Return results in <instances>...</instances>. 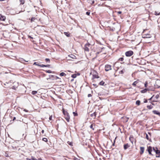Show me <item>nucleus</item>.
Returning <instances> with one entry per match:
<instances>
[{
    "mask_svg": "<svg viewBox=\"0 0 160 160\" xmlns=\"http://www.w3.org/2000/svg\"><path fill=\"white\" fill-rule=\"evenodd\" d=\"M33 65H35L36 66H40V67H41L42 65H40L38 64L37 62H34L33 64Z\"/></svg>",
    "mask_w": 160,
    "mask_h": 160,
    "instance_id": "21",
    "label": "nucleus"
},
{
    "mask_svg": "<svg viewBox=\"0 0 160 160\" xmlns=\"http://www.w3.org/2000/svg\"><path fill=\"white\" fill-rule=\"evenodd\" d=\"M154 95H153L152 97L150 98V99H149V100H151L152 99H153L154 98Z\"/></svg>",
    "mask_w": 160,
    "mask_h": 160,
    "instance_id": "44",
    "label": "nucleus"
},
{
    "mask_svg": "<svg viewBox=\"0 0 160 160\" xmlns=\"http://www.w3.org/2000/svg\"><path fill=\"white\" fill-rule=\"evenodd\" d=\"M148 91V89L146 88L145 89H144L141 90V92L142 93H145L147 92V91Z\"/></svg>",
    "mask_w": 160,
    "mask_h": 160,
    "instance_id": "18",
    "label": "nucleus"
},
{
    "mask_svg": "<svg viewBox=\"0 0 160 160\" xmlns=\"http://www.w3.org/2000/svg\"><path fill=\"white\" fill-rule=\"evenodd\" d=\"M6 157H8V156H7V155H6Z\"/></svg>",
    "mask_w": 160,
    "mask_h": 160,
    "instance_id": "62",
    "label": "nucleus"
},
{
    "mask_svg": "<svg viewBox=\"0 0 160 160\" xmlns=\"http://www.w3.org/2000/svg\"><path fill=\"white\" fill-rule=\"evenodd\" d=\"M69 56H70V57L71 58H72L73 59H75L76 58V56L73 55L71 54Z\"/></svg>",
    "mask_w": 160,
    "mask_h": 160,
    "instance_id": "23",
    "label": "nucleus"
},
{
    "mask_svg": "<svg viewBox=\"0 0 160 160\" xmlns=\"http://www.w3.org/2000/svg\"><path fill=\"white\" fill-rule=\"evenodd\" d=\"M152 112L154 114L158 115L160 116V112L157 110H153L152 111Z\"/></svg>",
    "mask_w": 160,
    "mask_h": 160,
    "instance_id": "10",
    "label": "nucleus"
},
{
    "mask_svg": "<svg viewBox=\"0 0 160 160\" xmlns=\"http://www.w3.org/2000/svg\"><path fill=\"white\" fill-rule=\"evenodd\" d=\"M143 38H150L151 37V35L150 34H145L143 35Z\"/></svg>",
    "mask_w": 160,
    "mask_h": 160,
    "instance_id": "9",
    "label": "nucleus"
},
{
    "mask_svg": "<svg viewBox=\"0 0 160 160\" xmlns=\"http://www.w3.org/2000/svg\"><path fill=\"white\" fill-rule=\"evenodd\" d=\"M12 89H16V87H15V86H13L12 87Z\"/></svg>",
    "mask_w": 160,
    "mask_h": 160,
    "instance_id": "47",
    "label": "nucleus"
},
{
    "mask_svg": "<svg viewBox=\"0 0 160 160\" xmlns=\"http://www.w3.org/2000/svg\"><path fill=\"white\" fill-rule=\"evenodd\" d=\"M65 118L68 122H69L70 116L68 113H66V114L65 115Z\"/></svg>",
    "mask_w": 160,
    "mask_h": 160,
    "instance_id": "5",
    "label": "nucleus"
},
{
    "mask_svg": "<svg viewBox=\"0 0 160 160\" xmlns=\"http://www.w3.org/2000/svg\"><path fill=\"white\" fill-rule=\"evenodd\" d=\"M66 113H68V112L67 111H63V113L64 114V115H65L66 114Z\"/></svg>",
    "mask_w": 160,
    "mask_h": 160,
    "instance_id": "39",
    "label": "nucleus"
},
{
    "mask_svg": "<svg viewBox=\"0 0 160 160\" xmlns=\"http://www.w3.org/2000/svg\"><path fill=\"white\" fill-rule=\"evenodd\" d=\"M73 113L74 116H77L78 115V114L77 112H73Z\"/></svg>",
    "mask_w": 160,
    "mask_h": 160,
    "instance_id": "35",
    "label": "nucleus"
},
{
    "mask_svg": "<svg viewBox=\"0 0 160 160\" xmlns=\"http://www.w3.org/2000/svg\"><path fill=\"white\" fill-rule=\"evenodd\" d=\"M28 37L30 38H33L31 36H28Z\"/></svg>",
    "mask_w": 160,
    "mask_h": 160,
    "instance_id": "55",
    "label": "nucleus"
},
{
    "mask_svg": "<svg viewBox=\"0 0 160 160\" xmlns=\"http://www.w3.org/2000/svg\"><path fill=\"white\" fill-rule=\"evenodd\" d=\"M35 18H31V21H34V20H35Z\"/></svg>",
    "mask_w": 160,
    "mask_h": 160,
    "instance_id": "41",
    "label": "nucleus"
},
{
    "mask_svg": "<svg viewBox=\"0 0 160 160\" xmlns=\"http://www.w3.org/2000/svg\"><path fill=\"white\" fill-rule=\"evenodd\" d=\"M133 52L132 51H129L125 52V55L127 57H130L133 55Z\"/></svg>",
    "mask_w": 160,
    "mask_h": 160,
    "instance_id": "3",
    "label": "nucleus"
},
{
    "mask_svg": "<svg viewBox=\"0 0 160 160\" xmlns=\"http://www.w3.org/2000/svg\"><path fill=\"white\" fill-rule=\"evenodd\" d=\"M37 160H42V159L41 158H38V159Z\"/></svg>",
    "mask_w": 160,
    "mask_h": 160,
    "instance_id": "56",
    "label": "nucleus"
},
{
    "mask_svg": "<svg viewBox=\"0 0 160 160\" xmlns=\"http://www.w3.org/2000/svg\"><path fill=\"white\" fill-rule=\"evenodd\" d=\"M57 78H59L57 76H55L54 79L56 80Z\"/></svg>",
    "mask_w": 160,
    "mask_h": 160,
    "instance_id": "48",
    "label": "nucleus"
},
{
    "mask_svg": "<svg viewBox=\"0 0 160 160\" xmlns=\"http://www.w3.org/2000/svg\"><path fill=\"white\" fill-rule=\"evenodd\" d=\"M159 151H160V150H159Z\"/></svg>",
    "mask_w": 160,
    "mask_h": 160,
    "instance_id": "63",
    "label": "nucleus"
},
{
    "mask_svg": "<svg viewBox=\"0 0 160 160\" xmlns=\"http://www.w3.org/2000/svg\"><path fill=\"white\" fill-rule=\"evenodd\" d=\"M19 1L20 2V4H23L24 3V0H19Z\"/></svg>",
    "mask_w": 160,
    "mask_h": 160,
    "instance_id": "25",
    "label": "nucleus"
},
{
    "mask_svg": "<svg viewBox=\"0 0 160 160\" xmlns=\"http://www.w3.org/2000/svg\"><path fill=\"white\" fill-rule=\"evenodd\" d=\"M77 74H73L72 75L71 77L73 78H75L76 77Z\"/></svg>",
    "mask_w": 160,
    "mask_h": 160,
    "instance_id": "27",
    "label": "nucleus"
},
{
    "mask_svg": "<svg viewBox=\"0 0 160 160\" xmlns=\"http://www.w3.org/2000/svg\"><path fill=\"white\" fill-rule=\"evenodd\" d=\"M6 17L5 16L0 14V22L1 21H4Z\"/></svg>",
    "mask_w": 160,
    "mask_h": 160,
    "instance_id": "6",
    "label": "nucleus"
},
{
    "mask_svg": "<svg viewBox=\"0 0 160 160\" xmlns=\"http://www.w3.org/2000/svg\"><path fill=\"white\" fill-rule=\"evenodd\" d=\"M116 139V138H115V139L114 140V142L113 143V144H112V146H114V145H115V140Z\"/></svg>",
    "mask_w": 160,
    "mask_h": 160,
    "instance_id": "42",
    "label": "nucleus"
},
{
    "mask_svg": "<svg viewBox=\"0 0 160 160\" xmlns=\"http://www.w3.org/2000/svg\"><path fill=\"white\" fill-rule=\"evenodd\" d=\"M90 12H86V14L88 15H89V14H90Z\"/></svg>",
    "mask_w": 160,
    "mask_h": 160,
    "instance_id": "43",
    "label": "nucleus"
},
{
    "mask_svg": "<svg viewBox=\"0 0 160 160\" xmlns=\"http://www.w3.org/2000/svg\"><path fill=\"white\" fill-rule=\"evenodd\" d=\"M67 143L69 145H70L71 146H72L73 145L72 143L71 142H70L68 141V142H67Z\"/></svg>",
    "mask_w": 160,
    "mask_h": 160,
    "instance_id": "31",
    "label": "nucleus"
},
{
    "mask_svg": "<svg viewBox=\"0 0 160 160\" xmlns=\"http://www.w3.org/2000/svg\"><path fill=\"white\" fill-rule=\"evenodd\" d=\"M156 154H157L156 157L157 158L160 157V152L158 150H157L156 151Z\"/></svg>",
    "mask_w": 160,
    "mask_h": 160,
    "instance_id": "8",
    "label": "nucleus"
},
{
    "mask_svg": "<svg viewBox=\"0 0 160 160\" xmlns=\"http://www.w3.org/2000/svg\"><path fill=\"white\" fill-rule=\"evenodd\" d=\"M42 140L45 142H47L48 141V139L46 138H42Z\"/></svg>",
    "mask_w": 160,
    "mask_h": 160,
    "instance_id": "32",
    "label": "nucleus"
},
{
    "mask_svg": "<svg viewBox=\"0 0 160 160\" xmlns=\"http://www.w3.org/2000/svg\"><path fill=\"white\" fill-rule=\"evenodd\" d=\"M158 150L157 148H153V149L151 146H149L148 147L147 150L148 151L149 154L152 155H153V154L151 153L152 152H153L156 153V151L157 150Z\"/></svg>",
    "mask_w": 160,
    "mask_h": 160,
    "instance_id": "1",
    "label": "nucleus"
},
{
    "mask_svg": "<svg viewBox=\"0 0 160 160\" xmlns=\"http://www.w3.org/2000/svg\"><path fill=\"white\" fill-rule=\"evenodd\" d=\"M122 12L121 11H118L117 12L119 14H121V13H122Z\"/></svg>",
    "mask_w": 160,
    "mask_h": 160,
    "instance_id": "49",
    "label": "nucleus"
},
{
    "mask_svg": "<svg viewBox=\"0 0 160 160\" xmlns=\"http://www.w3.org/2000/svg\"><path fill=\"white\" fill-rule=\"evenodd\" d=\"M125 72V69L124 68L123 69L121 70L119 72V73L120 74H123Z\"/></svg>",
    "mask_w": 160,
    "mask_h": 160,
    "instance_id": "15",
    "label": "nucleus"
},
{
    "mask_svg": "<svg viewBox=\"0 0 160 160\" xmlns=\"http://www.w3.org/2000/svg\"><path fill=\"white\" fill-rule=\"evenodd\" d=\"M64 34L65 35H66L67 37H69L70 36V34L68 32H64Z\"/></svg>",
    "mask_w": 160,
    "mask_h": 160,
    "instance_id": "20",
    "label": "nucleus"
},
{
    "mask_svg": "<svg viewBox=\"0 0 160 160\" xmlns=\"http://www.w3.org/2000/svg\"><path fill=\"white\" fill-rule=\"evenodd\" d=\"M50 66V65H44L43 64H42L41 67H49Z\"/></svg>",
    "mask_w": 160,
    "mask_h": 160,
    "instance_id": "26",
    "label": "nucleus"
},
{
    "mask_svg": "<svg viewBox=\"0 0 160 160\" xmlns=\"http://www.w3.org/2000/svg\"><path fill=\"white\" fill-rule=\"evenodd\" d=\"M147 108H148V109H152V108L153 107L152 106V105H148V106H147Z\"/></svg>",
    "mask_w": 160,
    "mask_h": 160,
    "instance_id": "19",
    "label": "nucleus"
},
{
    "mask_svg": "<svg viewBox=\"0 0 160 160\" xmlns=\"http://www.w3.org/2000/svg\"><path fill=\"white\" fill-rule=\"evenodd\" d=\"M140 102L139 100H137L136 101V104L138 105H139L140 104Z\"/></svg>",
    "mask_w": 160,
    "mask_h": 160,
    "instance_id": "22",
    "label": "nucleus"
},
{
    "mask_svg": "<svg viewBox=\"0 0 160 160\" xmlns=\"http://www.w3.org/2000/svg\"><path fill=\"white\" fill-rule=\"evenodd\" d=\"M129 146H130L129 145L128 143H126L124 145V148L125 150H126Z\"/></svg>",
    "mask_w": 160,
    "mask_h": 160,
    "instance_id": "12",
    "label": "nucleus"
},
{
    "mask_svg": "<svg viewBox=\"0 0 160 160\" xmlns=\"http://www.w3.org/2000/svg\"><path fill=\"white\" fill-rule=\"evenodd\" d=\"M15 119H16V118H15V117H14L13 118V119H12V120H13V121Z\"/></svg>",
    "mask_w": 160,
    "mask_h": 160,
    "instance_id": "57",
    "label": "nucleus"
},
{
    "mask_svg": "<svg viewBox=\"0 0 160 160\" xmlns=\"http://www.w3.org/2000/svg\"><path fill=\"white\" fill-rule=\"evenodd\" d=\"M152 103V105H154V104L153 103Z\"/></svg>",
    "mask_w": 160,
    "mask_h": 160,
    "instance_id": "60",
    "label": "nucleus"
},
{
    "mask_svg": "<svg viewBox=\"0 0 160 160\" xmlns=\"http://www.w3.org/2000/svg\"><path fill=\"white\" fill-rule=\"evenodd\" d=\"M37 93V91H32V95H35L36 93Z\"/></svg>",
    "mask_w": 160,
    "mask_h": 160,
    "instance_id": "28",
    "label": "nucleus"
},
{
    "mask_svg": "<svg viewBox=\"0 0 160 160\" xmlns=\"http://www.w3.org/2000/svg\"><path fill=\"white\" fill-rule=\"evenodd\" d=\"M147 83H146H146L145 84V85H145V87H146V88L147 87Z\"/></svg>",
    "mask_w": 160,
    "mask_h": 160,
    "instance_id": "52",
    "label": "nucleus"
},
{
    "mask_svg": "<svg viewBox=\"0 0 160 160\" xmlns=\"http://www.w3.org/2000/svg\"><path fill=\"white\" fill-rule=\"evenodd\" d=\"M159 95H158V94H157V95L155 98L154 99V100H153L152 101L153 102H157V101L156 100V99H158V98H159Z\"/></svg>",
    "mask_w": 160,
    "mask_h": 160,
    "instance_id": "11",
    "label": "nucleus"
},
{
    "mask_svg": "<svg viewBox=\"0 0 160 160\" xmlns=\"http://www.w3.org/2000/svg\"><path fill=\"white\" fill-rule=\"evenodd\" d=\"M26 159L27 160H32V158H27Z\"/></svg>",
    "mask_w": 160,
    "mask_h": 160,
    "instance_id": "51",
    "label": "nucleus"
},
{
    "mask_svg": "<svg viewBox=\"0 0 160 160\" xmlns=\"http://www.w3.org/2000/svg\"><path fill=\"white\" fill-rule=\"evenodd\" d=\"M93 85H94V86H96V84H93Z\"/></svg>",
    "mask_w": 160,
    "mask_h": 160,
    "instance_id": "59",
    "label": "nucleus"
},
{
    "mask_svg": "<svg viewBox=\"0 0 160 160\" xmlns=\"http://www.w3.org/2000/svg\"><path fill=\"white\" fill-rule=\"evenodd\" d=\"M6 157H8V156H7V155H6Z\"/></svg>",
    "mask_w": 160,
    "mask_h": 160,
    "instance_id": "61",
    "label": "nucleus"
},
{
    "mask_svg": "<svg viewBox=\"0 0 160 160\" xmlns=\"http://www.w3.org/2000/svg\"><path fill=\"white\" fill-rule=\"evenodd\" d=\"M92 96V95L91 94H89L88 95V97H91Z\"/></svg>",
    "mask_w": 160,
    "mask_h": 160,
    "instance_id": "50",
    "label": "nucleus"
},
{
    "mask_svg": "<svg viewBox=\"0 0 160 160\" xmlns=\"http://www.w3.org/2000/svg\"><path fill=\"white\" fill-rule=\"evenodd\" d=\"M104 83V82L102 81L99 82V84L100 85H103Z\"/></svg>",
    "mask_w": 160,
    "mask_h": 160,
    "instance_id": "24",
    "label": "nucleus"
},
{
    "mask_svg": "<svg viewBox=\"0 0 160 160\" xmlns=\"http://www.w3.org/2000/svg\"><path fill=\"white\" fill-rule=\"evenodd\" d=\"M52 116H50L49 118V119L50 120H52Z\"/></svg>",
    "mask_w": 160,
    "mask_h": 160,
    "instance_id": "46",
    "label": "nucleus"
},
{
    "mask_svg": "<svg viewBox=\"0 0 160 160\" xmlns=\"http://www.w3.org/2000/svg\"><path fill=\"white\" fill-rule=\"evenodd\" d=\"M66 75V74L65 73L63 72H62L60 74V75L61 76H63Z\"/></svg>",
    "mask_w": 160,
    "mask_h": 160,
    "instance_id": "30",
    "label": "nucleus"
},
{
    "mask_svg": "<svg viewBox=\"0 0 160 160\" xmlns=\"http://www.w3.org/2000/svg\"><path fill=\"white\" fill-rule=\"evenodd\" d=\"M90 45L91 44L88 42H87L85 45L84 49L85 51L89 52Z\"/></svg>",
    "mask_w": 160,
    "mask_h": 160,
    "instance_id": "2",
    "label": "nucleus"
},
{
    "mask_svg": "<svg viewBox=\"0 0 160 160\" xmlns=\"http://www.w3.org/2000/svg\"><path fill=\"white\" fill-rule=\"evenodd\" d=\"M99 77L98 76L97 74H93V78L92 79L94 78H99Z\"/></svg>",
    "mask_w": 160,
    "mask_h": 160,
    "instance_id": "13",
    "label": "nucleus"
},
{
    "mask_svg": "<svg viewBox=\"0 0 160 160\" xmlns=\"http://www.w3.org/2000/svg\"><path fill=\"white\" fill-rule=\"evenodd\" d=\"M155 14L156 15H160V12H158L155 11Z\"/></svg>",
    "mask_w": 160,
    "mask_h": 160,
    "instance_id": "29",
    "label": "nucleus"
},
{
    "mask_svg": "<svg viewBox=\"0 0 160 160\" xmlns=\"http://www.w3.org/2000/svg\"><path fill=\"white\" fill-rule=\"evenodd\" d=\"M32 160H37V159L35 158L34 157L32 156Z\"/></svg>",
    "mask_w": 160,
    "mask_h": 160,
    "instance_id": "38",
    "label": "nucleus"
},
{
    "mask_svg": "<svg viewBox=\"0 0 160 160\" xmlns=\"http://www.w3.org/2000/svg\"><path fill=\"white\" fill-rule=\"evenodd\" d=\"M46 72L48 73H52V71H51L50 70H46Z\"/></svg>",
    "mask_w": 160,
    "mask_h": 160,
    "instance_id": "33",
    "label": "nucleus"
},
{
    "mask_svg": "<svg viewBox=\"0 0 160 160\" xmlns=\"http://www.w3.org/2000/svg\"><path fill=\"white\" fill-rule=\"evenodd\" d=\"M44 130H42V131H41V132L42 133H44Z\"/></svg>",
    "mask_w": 160,
    "mask_h": 160,
    "instance_id": "53",
    "label": "nucleus"
},
{
    "mask_svg": "<svg viewBox=\"0 0 160 160\" xmlns=\"http://www.w3.org/2000/svg\"><path fill=\"white\" fill-rule=\"evenodd\" d=\"M138 82V80H137L133 82V83L132 84V85L134 86H136V85Z\"/></svg>",
    "mask_w": 160,
    "mask_h": 160,
    "instance_id": "16",
    "label": "nucleus"
},
{
    "mask_svg": "<svg viewBox=\"0 0 160 160\" xmlns=\"http://www.w3.org/2000/svg\"><path fill=\"white\" fill-rule=\"evenodd\" d=\"M49 78L50 79H52V80H54L55 76L50 75L49 76Z\"/></svg>",
    "mask_w": 160,
    "mask_h": 160,
    "instance_id": "17",
    "label": "nucleus"
},
{
    "mask_svg": "<svg viewBox=\"0 0 160 160\" xmlns=\"http://www.w3.org/2000/svg\"><path fill=\"white\" fill-rule=\"evenodd\" d=\"M119 60L121 61H122L124 60V58H119Z\"/></svg>",
    "mask_w": 160,
    "mask_h": 160,
    "instance_id": "36",
    "label": "nucleus"
},
{
    "mask_svg": "<svg viewBox=\"0 0 160 160\" xmlns=\"http://www.w3.org/2000/svg\"><path fill=\"white\" fill-rule=\"evenodd\" d=\"M112 69L111 68V66L109 65H106L105 66V70L106 71H108L109 70H110Z\"/></svg>",
    "mask_w": 160,
    "mask_h": 160,
    "instance_id": "4",
    "label": "nucleus"
},
{
    "mask_svg": "<svg viewBox=\"0 0 160 160\" xmlns=\"http://www.w3.org/2000/svg\"><path fill=\"white\" fill-rule=\"evenodd\" d=\"M146 138L148 139V140H149V138H148V135L146 134Z\"/></svg>",
    "mask_w": 160,
    "mask_h": 160,
    "instance_id": "40",
    "label": "nucleus"
},
{
    "mask_svg": "<svg viewBox=\"0 0 160 160\" xmlns=\"http://www.w3.org/2000/svg\"><path fill=\"white\" fill-rule=\"evenodd\" d=\"M45 60L47 62H50V59L49 58H46L45 59Z\"/></svg>",
    "mask_w": 160,
    "mask_h": 160,
    "instance_id": "37",
    "label": "nucleus"
},
{
    "mask_svg": "<svg viewBox=\"0 0 160 160\" xmlns=\"http://www.w3.org/2000/svg\"><path fill=\"white\" fill-rule=\"evenodd\" d=\"M148 134H149L150 136L151 135V133L150 132H148Z\"/></svg>",
    "mask_w": 160,
    "mask_h": 160,
    "instance_id": "58",
    "label": "nucleus"
},
{
    "mask_svg": "<svg viewBox=\"0 0 160 160\" xmlns=\"http://www.w3.org/2000/svg\"><path fill=\"white\" fill-rule=\"evenodd\" d=\"M90 128L92 129L93 130L94 129L93 128V124H92L90 127Z\"/></svg>",
    "mask_w": 160,
    "mask_h": 160,
    "instance_id": "34",
    "label": "nucleus"
},
{
    "mask_svg": "<svg viewBox=\"0 0 160 160\" xmlns=\"http://www.w3.org/2000/svg\"><path fill=\"white\" fill-rule=\"evenodd\" d=\"M140 154H142L144 152V147H140Z\"/></svg>",
    "mask_w": 160,
    "mask_h": 160,
    "instance_id": "7",
    "label": "nucleus"
},
{
    "mask_svg": "<svg viewBox=\"0 0 160 160\" xmlns=\"http://www.w3.org/2000/svg\"><path fill=\"white\" fill-rule=\"evenodd\" d=\"M92 4H93L94 3V1H92Z\"/></svg>",
    "mask_w": 160,
    "mask_h": 160,
    "instance_id": "54",
    "label": "nucleus"
},
{
    "mask_svg": "<svg viewBox=\"0 0 160 160\" xmlns=\"http://www.w3.org/2000/svg\"><path fill=\"white\" fill-rule=\"evenodd\" d=\"M144 103H146V102H148V101H147V100L146 99H144Z\"/></svg>",
    "mask_w": 160,
    "mask_h": 160,
    "instance_id": "45",
    "label": "nucleus"
},
{
    "mask_svg": "<svg viewBox=\"0 0 160 160\" xmlns=\"http://www.w3.org/2000/svg\"><path fill=\"white\" fill-rule=\"evenodd\" d=\"M96 116V113L95 112H94V113H92L90 115L91 117L93 118H95Z\"/></svg>",
    "mask_w": 160,
    "mask_h": 160,
    "instance_id": "14",
    "label": "nucleus"
}]
</instances>
